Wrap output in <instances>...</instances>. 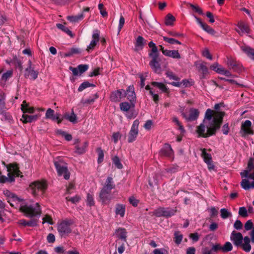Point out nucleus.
<instances>
[{"instance_id":"obj_62","label":"nucleus","mask_w":254,"mask_h":254,"mask_svg":"<svg viewBox=\"0 0 254 254\" xmlns=\"http://www.w3.org/2000/svg\"><path fill=\"white\" fill-rule=\"evenodd\" d=\"M234 227L237 230H240L243 227V224L241 221L237 220L234 224Z\"/></svg>"},{"instance_id":"obj_32","label":"nucleus","mask_w":254,"mask_h":254,"mask_svg":"<svg viewBox=\"0 0 254 254\" xmlns=\"http://www.w3.org/2000/svg\"><path fill=\"white\" fill-rule=\"evenodd\" d=\"M116 234L117 236L120 239L126 241L127 232L125 229L120 228L116 230Z\"/></svg>"},{"instance_id":"obj_15","label":"nucleus","mask_w":254,"mask_h":254,"mask_svg":"<svg viewBox=\"0 0 254 254\" xmlns=\"http://www.w3.org/2000/svg\"><path fill=\"white\" fill-rule=\"evenodd\" d=\"M160 50L163 54L165 56L172 58L174 59H180L181 58V55L178 50H169L164 49L162 46H160Z\"/></svg>"},{"instance_id":"obj_7","label":"nucleus","mask_w":254,"mask_h":254,"mask_svg":"<svg viewBox=\"0 0 254 254\" xmlns=\"http://www.w3.org/2000/svg\"><path fill=\"white\" fill-rule=\"evenodd\" d=\"M54 165L59 176H63L65 180H68L69 178V173L64 162L60 159L55 160Z\"/></svg>"},{"instance_id":"obj_56","label":"nucleus","mask_w":254,"mask_h":254,"mask_svg":"<svg viewBox=\"0 0 254 254\" xmlns=\"http://www.w3.org/2000/svg\"><path fill=\"white\" fill-rule=\"evenodd\" d=\"M190 6L195 12H196L200 14H203L202 10L198 6L194 5L193 4H190Z\"/></svg>"},{"instance_id":"obj_53","label":"nucleus","mask_w":254,"mask_h":254,"mask_svg":"<svg viewBox=\"0 0 254 254\" xmlns=\"http://www.w3.org/2000/svg\"><path fill=\"white\" fill-rule=\"evenodd\" d=\"M222 66L217 63H214L211 65L210 68L219 73Z\"/></svg>"},{"instance_id":"obj_16","label":"nucleus","mask_w":254,"mask_h":254,"mask_svg":"<svg viewBox=\"0 0 254 254\" xmlns=\"http://www.w3.org/2000/svg\"><path fill=\"white\" fill-rule=\"evenodd\" d=\"M151 60L149 65L152 69L156 73H160L161 71L160 65L158 61V58L154 55H151Z\"/></svg>"},{"instance_id":"obj_9","label":"nucleus","mask_w":254,"mask_h":254,"mask_svg":"<svg viewBox=\"0 0 254 254\" xmlns=\"http://www.w3.org/2000/svg\"><path fill=\"white\" fill-rule=\"evenodd\" d=\"M176 211V209H173L170 208H165L163 207H160L154 211L153 215L158 217H170L175 215Z\"/></svg>"},{"instance_id":"obj_57","label":"nucleus","mask_w":254,"mask_h":254,"mask_svg":"<svg viewBox=\"0 0 254 254\" xmlns=\"http://www.w3.org/2000/svg\"><path fill=\"white\" fill-rule=\"evenodd\" d=\"M88 68V65L87 64H80L78 65V69L80 74L86 71Z\"/></svg>"},{"instance_id":"obj_23","label":"nucleus","mask_w":254,"mask_h":254,"mask_svg":"<svg viewBox=\"0 0 254 254\" xmlns=\"http://www.w3.org/2000/svg\"><path fill=\"white\" fill-rule=\"evenodd\" d=\"M251 240L248 236L244 238V240L242 242V244L239 247H241L242 249L246 252H249L251 250V246L250 245Z\"/></svg>"},{"instance_id":"obj_51","label":"nucleus","mask_w":254,"mask_h":254,"mask_svg":"<svg viewBox=\"0 0 254 254\" xmlns=\"http://www.w3.org/2000/svg\"><path fill=\"white\" fill-rule=\"evenodd\" d=\"M92 85L88 82H84L82 83L79 87L78 90L79 91H82L85 88L92 86Z\"/></svg>"},{"instance_id":"obj_19","label":"nucleus","mask_w":254,"mask_h":254,"mask_svg":"<svg viewBox=\"0 0 254 254\" xmlns=\"http://www.w3.org/2000/svg\"><path fill=\"white\" fill-rule=\"evenodd\" d=\"M99 41V33L98 31L96 30L94 32L92 35V39L89 46L87 47V51L89 52L90 50H93L96 46L97 44Z\"/></svg>"},{"instance_id":"obj_14","label":"nucleus","mask_w":254,"mask_h":254,"mask_svg":"<svg viewBox=\"0 0 254 254\" xmlns=\"http://www.w3.org/2000/svg\"><path fill=\"white\" fill-rule=\"evenodd\" d=\"M74 145H75V152L80 154L84 153L86 151L88 145V142L85 141L83 143H80L79 139H75L74 140Z\"/></svg>"},{"instance_id":"obj_39","label":"nucleus","mask_w":254,"mask_h":254,"mask_svg":"<svg viewBox=\"0 0 254 254\" xmlns=\"http://www.w3.org/2000/svg\"><path fill=\"white\" fill-rule=\"evenodd\" d=\"M81 50L79 48H72L70 49V50L65 54V56L66 57H70L74 54H79L81 53Z\"/></svg>"},{"instance_id":"obj_60","label":"nucleus","mask_w":254,"mask_h":254,"mask_svg":"<svg viewBox=\"0 0 254 254\" xmlns=\"http://www.w3.org/2000/svg\"><path fill=\"white\" fill-rule=\"evenodd\" d=\"M154 254H167V251L164 249H156L153 251Z\"/></svg>"},{"instance_id":"obj_21","label":"nucleus","mask_w":254,"mask_h":254,"mask_svg":"<svg viewBox=\"0 0 254 254\" xmlns=\"http://www.w3.org/2000/svg\"><path fill=\"white\" fill-rule=\"evenodd\" d=\"M28 63L29 66L26 69L25 76L33 79H35L38 76V72L35 70L31 67V62L30 61H29Z\"/></svg>"},{"instance_id":"obj_37","label":"nucleus","mask_w":254,"mask_h":254,"mask_svg":"<svg viewBox=\"0 0 254 254\" xmlns=\"http://www.w3.org/2000/svg\"><path fill=\"white\" fill-rule=\"evenodd\" d=\"M5 108V95L3 91L0 90V113Z\"/></svg>"},{"instance_id":"obj_34","label":"nucleus","mask_w":254,"mask_h":254,"mask_svg":"<svg viewBox=\"0 0 254 254\" xmlns=\"http://www.w3.org/2000/svg\"><path fill=\"white\" fill-rule=\"evenodd\" d=\"M175 20V17L171 14L169 13L165 17V24L167 26H172Z\"/></svg>"},{"instance_id":"obj_31","label":"nucleus","mask_w":254,"mask_h":254,"mask_svg":"<svg viewBox=\"0 0 254 254\" xmlns=\"http://www.w3.org/2000/svg\"><path fill=\"white\" fill-rule=\"evenodd\" d=\"M144 39L140 36H138L136 40L135 49L136 51L140 50L142 49L144 45Z\"/></svg>"},{"instance_id":"obj_2","label":"nucleus","mask_w":254,"mask_h":254,"mask_svg":"<svg viewBox=\"0 0 254 254\" xmlns=\"http://www.w3.org/2000/svg\"><path fill=\"white\" fill-rule=\"evenodd\" d=\"M3 193L7 197V202L11 206L18 208L27 216H33L40 214V206L38 203L34 207L26 203L24 200L8 190H4Z\"/></svg>"},{"instance_id":"obj_30","label":"nucleus","mask_w":254,"mask_h":254,"mask_svg":"<svg viewBox=\"0 0 254 254\" xmlns=\"http://www.w3.org/2000/svg\"><path fill=\"white\" fill-rule=\"evenodd\" d=\"M241 48L250 59L254 60V49L248 46H242Z\"/></svg>"},{"instance_id":"obj_28","label":"nucleus","mask_w":254,"mask_h":254,"mask_svg":"<svg viewBox=\"0 0 254 254\" xmlns=\"http://www.w3.org/2000/svg\"><path fill=\"white\" fill-rule=\"evenodd\" d=\"M21 109L23 113V114H25L26 113L32 114L34 112V108L33 107L30 106L29 104L25 101H23L21 105Z\"/></svg>"},{"instance_id":"obj_22","label":"nucleus","mask_w":254,"mask_h":254,"mask_svg":"<svg viewBox=\"0 0 254 254\" xmlns=\"http://www.w3.org/2000/svg\"><path fill=\"white\" fill-rule=\"evenodd\" d=\"M241 185L242 187L246 190L254 189V179L245 178L243 179Z\"/></svg>"},{"instance_id":"obj_13","label":"nucleus","mask_w":254,"mask_h":254,"mask_svg":"<svg viewBox=\"0 0 254 254\" xmlns=\"http://www.w3.org/2000/svg\"><path fill=\"white\" fill-rule=\"evenodd\" d=\"M252 123L249 120H246L242 123L240 133L243 136H245L249 134H253V130L252 129Z\"/></svg>"},{"instance_id":"obj_3","label":"nucleus","mask_w":254,"mask_h":254,"mask_svg":"<svg viewBox=\"0 0 254 254\" xmlns=\"http://www.w3.org/2000/svg\"><path fill=\"white\" fill-rule=\"evenodd\" d=\"M47 184L44 181H35L29 186V189L31 193L35 196H40L44 194L47 189Z\"/></svg>"},{"instance_id":"obj_27","label":"nucleus","mask_w":254,"mask_h":254,"mask_svg":"<svg viewBox=\"0 0 254 254\" xmlns=\"http://www.w3.org/2000/svg\"><path fill=\"white\" fill-rule=\"evenodd\" d=\"M202 156L203 158L204 161L208 165V167L209 169L213 168V165L211 163V155L206 153V150L203 149L202 150Z\"/></svg>"},{"instance_id":"obj_50","label":"nucleus","mask_w":254,"mask_h":254,"mask_svg":"<svg viewBox=\"0 0 254 254\" xmlns=\"http://www.w3.org/2000/svg\"><path fill=\"white\" fill-rule=\"evenodd\" d=\"M54 251L58 254H64L65 253V249L63 246H58L54 248Z\"/></svg>"},{"instance_id":"obj_11","label":"nucleus","mask_w":254,"mask_h":254,"mask_svg":"<svg viewBox=\"0 0 254 254\" xmlns=\"http://www.w3.org/2000/svg\"><path fill=\"white\" fill-rule=\"evenodd\" d=\"M139 124V122L138 120H136L133 122L128 135L127 140L128 142H132L136 139L138 134Z\"/></svg>"},{"instance_id":"obj_49","label":"nucleus","mask_w":254,"mask_h":254,"mask_svg":"<svg viewBox=\"0 0 254 254\" xmlns=\"http://www.w3.org/2000/svg\"><path fill=\"white\" fill-rule=\"evenodd\" d=\"M125 22V20L124 17L121 15L120 18L119 26H118V34L120 32L121 29L123 27Z\"/></svg>"},{"instance_id":"obj_64","label":"nucleus","mask_w":254,"mask_h":254,"mask_svg":"<svg viewBox=\"0 0 254 254\" xmlns=\"http://www.w3.org/2000/svg\"><path fill=\"white\" fill-rule=\"evenodd\" d=\"M47 240L49 243H53L55 241V237L52 233L49 234L47 237Z\"/></svg>"},{"instance_id":"obj_38","label":"nucleus","mask_w":254,"mask_h":254,"mask_svg":"<svg viewBox=\"0 0 254 254\" xmlns=\"http://www.w3.org/2000/svg\"><path fill=\"white\" fill-rule=\"evenodd\" d=\"M172 122L175 123V124L178 127V129L180 130V132L181 133H183L185 132V129L181 124V123L179 122L178 118L176 117H174L172 118Z\"/></svg>"},{"instance_id":"obj_6","label":"nucleus","mask_w":254,"mask_h":254,"mask_svg":"<svg viewBox=\"0 0 254 254\" xmlns=\"http://www.w3.org/2000/svg\"><path fill=\"white\" fill-rule=\"evenodd\" d=\"M8 178L4 176H0V183H3L6 181L11 182L14 180V177H17L19 175L18 167L16 164H10L7 167Z\"/></svg>"},{"instance_id":"obj_43","label":"nucleus","mask_w":254,"mask_h":254,"mask_svg":"<svg viewBox=\"0 0 254 254\" xmlns=\"http://www.w3.org/2000/svg\"><path fill=\"white\" fill-rule=\"evenodd\" d=\"M239 215L244 218H246L248 216V213L247 208L244 207H240L239 210Z\"/></svg>"},{"instance_id":"obj_26","label":"nucleus","mask_w":254,"mask_h":254,"mask_svg":"<svg viewBox=\"0 0 254 254\" xmlns=\"http://www.w3.org/2000/svg\"><path fill=\"white\" fill-rule=\"evenodd\" d=\"M160 154L162 156L171 157L173 150L169 144H165L160 151Z\"/></svg>"},{"instance_id":"obj_25","label":"nucleus","mask_w":254,"mask_h":254,"mask_svg":"<svg viewBox=\"0 0 254 254\" xmlns=\"http://www.w3.org/2000/svg\"><path fill=\"white\" fill-rule=\"evenodd\" d=\"M63 118L69 121L73 124L77 123V117L74 113L73 109H72L71 113H65L63 116Z\"/></svg>"},{"instance_id":"obj_46","label":"nucleus","mask_w":254,"mask_h":254,"mask_svg":"<svg viewBox=\"0 0 254 254\" xmlns=\"http://www.w3.org/2000/svg\"><path fill=\"white\" fill-rule=\"evenodd\" d=\"M233 246L231 243L227 242H226L224 246H222V252H230L232 250Z\"/></svg>"},{"instance_id":"obj_24","label":"nucleus","mask_w":254,"mask_h":254,"mask_svg":"<svg viewBox=\"0 0 254 254\" xmlns=\"http://www.w3.org/2000/svg\"><path fill=\"white\" fill-rule=\"evenodd\" d=\"M125 96L130 102L133 101L135 99V94L134 93V88L133 86H129L127 91H125Z\"/></svg>"},{"instance_id":"obj_48","label":"nucleus","mask_w":254,"mask_h":254,"mask_svg":"<svg viewBox=\"0 0 254 254\" xmlns=\"http://www.w3.org/2000/svg\"><path fill=\"white\" fill-rule=\"evenodd\" d=\"M113 161L114 164L118 169H122L123 168V165L121 164L120 160L118 157L115 156V157H114Z\"/></svg>"},{"instance_id":"obj_59","label":"nucleus","mask_w":254,"mask_h":254,"mask_svg":"<svg viewBox=\"0 0 254 254\" xmlns=\"http://www.w3.org/2000/svg\"><path fill=\"white\" fill-rule=\"evenodd\" d=\"M211 250L214 252H217L219 251H222V246L219 244H217L213 245Z\"/></svg>"},{"instance_id":"obj_47","label":"nucleus","mask_w":254,"mask_h":254,"mask_svg":"<svg viewBox=\"0 0 254 254\" xmlns=\"http://www.w3.org/2000/svg\"><path fill=\"white\" fill-rule=\"evenodd\" d=\"M201 27L206 32H208L210 34H213L214 32V30L211 28L209 25L207 24L204 23Z\"/></svg>"},{"instance_id":"obj_35","label":"nucleus","mask_w":254,"mask_h":254,"mask_svg":"<svg viewBox=\"0 0 254 254\" xmlns=\"http://www.w3.org/2000/svg\"><path fill=\"white\" fill-rule=\"evenodd\" d=\"M84 17L83 13L79 14L75 16H68L67 17V19L71 22H77L81 20Z\"/></svg>"},{"instance_id":"obj_41","label":"nucleus","mask_w":254,"mask_h":254,"mask_svg":"<svg viewBox=\"0 0 254 254\" xmlns=\"http://www.w3.org/2000/svg\"><path fill=\"white\" fill-rule=\"evenodd\" d=\"M163 39L165 42H166L170 44H179V45L181 44V43L180 41H179L177 40H176L175 39L172 38H169V37H167L166 36H163Z\"/></svg>"},{"instance_id":"obj_45","label":"nucleus","mask_w":254,"mask_h":254,"mask_svg":"<svg viewBox=\"0 0 254 254\" xmlns=\"http://www.w3.org/2000/svg\"><path fill=\"white\" fill-rule=\"evenodd\" d=\"M174 236L175 243L177 244H180L182 241L183 235L179 232H175Z\"/></svg>"},{"instance_id":"obj_18","label":"nucleus","mask_w":254,"mask_h":254,"mask_svg":"<svg viewBox=\"0 0 254 254\" xmlns=\"http://www.w3.org/2000/svg\"><path fill=\"white\" fill-rule=\"evenodd\" d=\"M237 27L238 28L236 29V30L240 35L249 33L250 29L247 23L240 21L237 24Z\"/></svg>"},{"instance_id":"obj_12","label":"nucleus","mask_w":254,"mask_h":254,"mask_svg":"<svg viewBox=\"0 0 254 254\" xmlns=\"http://www.w3.org/2000/svg\"><path fill=\"white\" fill-rule=\"evenodd\" d=\"M120 107L121 111L127 113L126 114V116L127 118L131 119L136 117V114L132 110H130L131 107H134V105L133 104H129L127 102H124L120 104Z\"/></svg>"},{"instance_id":"obj_1","label":"nucleus","mask_w":254,"mask_h":254,"mask_svg":"<svg viewBox=\"0 0 254 254\" xmlns=\"http://www.w3.org/2000/svg\"><path fill=\"white\" fill-rule=\"evenodd\" d=\"M224 113L207 109L203 122L196 127L198 137H208L215 134L222 122Z\"/></svg>"},{"instance_id":"obj_54","label":"nucleus","mask_w":254,"mask_h":254,"mask_svg":"<svg viewBox=\"0 0 254 254\" xmlns=\"http://www.w3.org/2000/svg\"><path fill=\"white\" fill-rule=\"evenodd\" d=\"M104 5L103 3H99L98 5V8L100 10L101 14L103 16H107L108 15L107 12L103 9Z\"/></svg>"},{"instance_id":"obj_55","label":"nucleus","mask_w":254,"mask_h":254,"mask_svg":"<svg viewBox=\"0 0 254 254\" xmlns=\"http://www.w3.org/2000/svg\"><path fill=\"white\" fill-rule=\"evenodd\" d=\"M254 227L253 223L251 220H248L245 224V229L247 231L251 230Z\"/></svg>"},{"instance_id":"obj_52","label":"nucleus","mask_w":254,"mask_h":254,"mask_svg":"<svg viewBox=\"0 0 254 254\" xmlns=\"http://www.w3.org/2000/svg\"><path fill=\"white\" fill-rule=\"evenodd\" d=\"M87 203L90 206H93L94 205V200L93 196L90 194H88L87 196Z\"/></svg>"},{"instance_id":"obj_40","label":"nucleus","mask_w":254,"mask_h":254,"mask_svg":"<svg viewBox=\"0 0 254 254\" xmlns=\"http://www.w3.org/2000/svg\"><path fill=\"white\" fill-rule=\"evenodd\" d=\"M151 84L155 87H158L160 90H161L163 92H167V87H166V86L164 84H163L162 83L157 82H152L151 83Z\"/></svg>"},{"instance_id":"obj_8","label":"nucleus","mask_w":254,"mask_h":254,"mask_svg":"<svg viewBox=\"0 0 254 254\" xmlns=\"http://www.w3.org/2000/svg\"><path fill=\"white\" fill-rule=\"evenodd\" d=\"M240 175L243 178L254 179V160L250 158L246 169L241 172Z\"/></svg>"},{"instance_id":"obj_4","label":"nucleus","mask_w":254,"mask_h":254,"mask_svg":"<svg viewBox=\"0 0 254 254\" xmlns=\"http://www.w3.org/2000/svg\"><path fill=\"white\" fill-rule=\"evenodd\" d=\"M114 187L115 185H114L112 178L111 177H108L105 186L100 193V198L103 203H106V201L110 199L109 195L112 189Z\"/></svg>"},{"instance_id":"obj_10","label":"nucleus","mask_w":254,"mask_h":254,"mask_svg":"<svg viewBox=\"0 0 254 254\" xmlns=\"http://www.w3.org/2000/svg\"><path fill=\"white\" fill-rule=\"evenodd\" d=\"M184 109H180V112L183 118L188 122H192L195 121L198 118L199 112L197 109L191 108L190 109L189 114L187 115L184 113Z\"/></svg>"},{"instance_id":"obj_17","label":"nucleus","mask_w":254,"mask_h":254,"mask_svg":"<svg viewBox=\"0 0 254 254\" xmlns=\"http://www.w3.org/2000/svg\"><path fill=\"white\" fill-rule=\"evenodd\" d=\"M230 238L234 244L237 247H239L242 244V242L244 240L242 234L239 232H236L235 231L232 232Z\"/></svg>"},{"instance_id":"obj_33","label":"nucleus","mask_w":254,"mask_h":254,"mask_svg":"<svg viewBox=\"0 0 254 254\" xmlns=\"http://www.w3.org/2000/svg\"><path fill=\"white\" fill-rule=\"evenodd\" d=\"M125 206L123 204H118L116 207V214L123 217L125 215Z\"/></svg>"},{"instance_id":"obj_42","label":"nucleus","mask_w":254,"mask_h":254,"mask_svg":"<svg viewBox=\"0 0 254 254\" xmlns=\"http://www.w3.org/2000/svg\"><path fill=\"white\" fill-rule=\"evenodd\" d=\"M21 121L24 124L27 123H31L34 121L32 116L27 115L26 114H23L21 119Z\"/></svg>"},{"instance_id":"obj_20","label":"nucleus","mask_w":254,"mask_h":254,"mask_svg":"<svg viewBox=\"0 0 254 254\" xmlns=\"http://www.w3.org/2000/svg\"><path fill=\"white\" fill-rule=\"evenodd\" d=\"M125 97V91L119 90L112 92L111 95V100L113 102H119L122 98Z\"/></svg>"},{"instance_id":"obj_36","label":"nucleus","mask_w":254,"mask_h":254,"mask_svg":"<svg viewBox=\"0 0 254 254\" xmlns=\"http://www.w3.org/2000/svg\"><path fill=\"white\" fill-rule=\"evenodd\" d=\"M55 112L51 108L47 109L46 114L45 118L47 119H51L53 121L55 120L56 116H55Z\"/></svg>"},{"instance_id":"obj_29","label":"nucleus","mask_w":254,"mask_h":254,"mask_svg":"<svg viewBox=\"0 0 254 254\" xmlns=\"http://www.w3.org/2000/svg\"><path fill=\"white\" fill-rule=\"evenodd\" d=\"M196 66L198 70L202 73V78H204L205 75L208 73V68L206 65V63L201 62L196 64Z\"/></svg>"},{"instance_id":"obj_5","label":"nucleus","mask_w":254,"mask_h":254,"mask_svg":"<svg viewBox=\"0 0 254 254\" xmlns=\"http://www.w3.org/2000/svg\"><path fill=\"white\" fill-rule=\"evenodd\" d=\"M70 220H64L59 221L57 224V230L61 237H65L71 232Z\"/></svg>"},{"instance_id":"obj_44","label":"nucleus","mask_w":254,"mask_h":254,"mask_svg":"<svg viewBox=\"0 0 254 254\" xmlns=\"http://www.w3.org/2000/svg\"><path fill=\"white\" fill-rule=\"evenodd\" d=\"M221 216L222 218L226 219L229 217L232 216V213L225 208H222L220 210Z\"/></svg>"},{"instance_id":"obj_61","label":"nucleus","mask_w":254,"mask_h":254,"mask_svg":"<svg viewBox=\"0 0 254 254\" xmlns=\"http://www.w3.org/2000/svg\"><path fill=\"white\" fill-rule=\"evenodd\" d=\"M121 135L119 132H114L113 134L112 138L114 140V142L116 143L118 140L121 138Z\"/></svg>"},{"instance_id":"obj_58","label":"nucleus","mask_w":254,"mask_h":254,"mask_svg":"<svg viewBox=\"0 0 254 254\" xmlns=\"http://www.w3.org/2000/svg\"><path fill=\"white\" fill-rule=\"evenodd\" d=\"M12 75V71H7L4 74H3L2 76V80L4 81L7 80L9 78H10Z\"/></svg>"},{"instance_id":"obj_63","label":"nucleus","mask_w":254,"mask_h":254,"mask_svg":"<svg viewBox=\"0 0 254 254\" xmlns=\"http://www.w3.org/2000/svg\"><path fill=\"white\" fill-rule=\"evenodd\" d=\"M219 73L221 74H223V75H225L226 76H228V77L231 76V72L229 70H226L225 68H224L223 67H222Z\"/></svg>"}]
</instances>
